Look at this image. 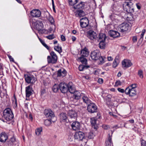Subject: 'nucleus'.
Wrapping results in <instances>:
<instances>
[{
	"mask_svg": "<svg viewBox=\"0 0 146 146\" xmlns=\"http://www.w3.org/2000/svg\"><path fill=\"white\" fill-rule=\"evenodd\" d=\"M68 84L61 82L59 85V88L62 93H65L67 92L68 90Z\"/></svg>",
	"mask_w": 146,
	"mask_h": 146,
	"instance_id": "7",
	"label": "nucleus"
},
{
	"mask_svg": "<svg viewBox=\"0 0 146 146\" xmlns=\"http://www.w3.org/2000/svg\"><path fill=\"white\" fill-rule=\"evenodd\" d=\"M73 95L72 96V98H74L76 99L79 100L80 98L81 99L82 93L78 91H76L74 93Z\"/></svg>",
	"mask_w": 146,
	"mask_h": 146,
	"instance_id": "28",
	"label": "nucleus"
},
{
	"mask_svg": "<svg viewBox=\"0 0 146 146\" xmlns=\"http://www.w3.org/2000/svg\"><path fill=\"white\" fill-rule=\"evenodd\" d=\"M55 119H47L45 120L44 121V124L47 126H49L51 124L52 122H54L55 121Z\"/></svg>",
	"mask_w": 146,
	"mask_h": 146,
	"instance_id": "33",
	"label": "nucleus"
},
{
	"mask_svg": "<svg viewBox=\"0 0 146 146\" xmlns=\"http://www.w3.org/2000/svg\"><path fill=\"white\" fill-rule=\"evenodd\" d=\"M12 100L13 101V106L14 108H16L17 106V100L15 95H14L12 98Z\"/></svg>",
	"mask_w": 146,
	"mask_h": 146,
	"instance_id": "37",
	"label": "nucleus"
},
{
	"mask_svg": "<svg viewBox=\"0 0 146 146\" xmlns=\"http://www.w3.org/2000/svg\"><path fill=\"white\" fill-rule=\"evenodd\" d=\"M25 79L26 82L31 85L34 84L36 81L37 79L33 75L31 74H26L25 75Z\"/></svg>",
	"mask_w": 146,
	"mask_h": 146,
	"instance_id": "3",
	"label": "nucleus"
},
{
	"mask_svg": "<svg viewBox=\"0 0 146 146\" xmlns=\"http://www.w3.org/2000/svg\"><path fill=\"white\" fill-rule=\"evenodd\" d=\"M137 40V36H134L133 37V41L134 42H136Z\"/></svg>",
	"mask_w": 146,
	"mask_h": 146,
	"instance_id": "58",
	"label": "nucleus"
},
{
	"mask_svg": "<svg viewBox=\"0 0 146 146\" xmlns=\"http://www.w3.org/2000/svg\"><path fill=\"white\" fill-rule=\"evenodd\" d=\"M61 40L63 41H64L66 40V38L65 36L63 35H61Z\"/></svg>",
	"mask_w": 146,
	"mask_h": 146,
	"instance_id": "57",
	"label": "nucleus"
},
{
	"mask_svg": "<svg viewBox=\"0 0 146 146\" xmlns=\"http://www.w3.org/2000/svg\"><path fill=\"white\" fill-rule=\"evenodd\" d=\"M118 127H117V125H116L113 126H111L110 128V129H114L113 130H111V134H112L113 133V132L114 131L115 129H116Z\"/></svg>",
	"mask_w": 146,
	"mask_h": 146,
	"instance_id": "52",
	"label": "nucleus"
},
{
	"mask_svg": "<svg viewBox=\"0 0 146 146\" xmlns=\"http://www.w3.org/2000/svg\"><path fill=\"white\" fill-rule=\"evenodd\" d=\"M122 67L124 69L130 67L132 65V64L130 60L125 59L122 62Z\"/></svg>",
	"mask_w": 146,
	"mask_h": 146,
	"instance_id": "9",
	"label": "nucleus"
},
{
	"mask_svg": "<svg viewBox=\"0 0 146 146\" xmlns=\"http://www.w3.org/2000/svg\"><path fill=\"white\" fill-rule=\"evenodd\" d=\"M105 41V40H103L98 41V42H100L99 44V46L101 49H103L105 48L106 45Z\"/></svg>",
	"mask_w": 146,
	"mask_h": 146,
	"instance_id": "32",
	"label": "nucleus"
},
{
	"mask_svg": "<svg viewBox=\"0 0 146 146\" xmlns=\"http://www.w3.org/2000/svg\"><path fill=\"white\" fill-rule=\"evenodd\" d=\"M117 90L120 92L123 93L125 92V90H124L123 89L119 88H117Z\"/></svg>",
	"mask_w": 146,
	"mask_h": 146,
	"instance_id": "54",
	"label": "nucleus"
},
{
	"mask_svg": "<svg viewBox=\"0 0 146 146\" xmlns=\"http://www.w3.org/2000/svg\"><path fill=\"white\" fill-rule=\"evenodd\" d=\"M68 115L69 117V119L71 121L76 119L77 114L75 111L73 110L69 111L68 113Z\"/></svg>",
	"mask_w": 146,
	"mask_h": 146,
	"instance_id": "13",
	"label": "nucleus"
},
{
	"mask_svg": "<svg viewBox=\"0 0 146 146\" xmlns=\"http://www.w3.org/2000/svg\"><path fill=\"white\" fill-rule=\"evenodd\" d=\"M33 90L31 86H29L25 88V92L26 97H29L33 94Z\"/></svg>",
	"mask_w": 146,
	"mask_h": 146,
	"instance_id": "17",
	"label": "nucleus"
},
{
	"mask_svg": "<svg viewBox=\"0 0 146 146\" xmlns=\"http://www.w3.org/2000/svg\"><path fill=\"white\" fill-rule=\"evenodd\" d=\"M89 66H88L84 65H79L78 67V69L80 71H82L85 69H87L89 68Z\"/></svg>",
	"mask_w": 146,
	"mask_h": 146,
	"instance_id": "38",
	"label": "nucleus"
},
{
	"mask_svg": "<svg viewBox=\"0 0 146 146\" xmlns=\"http://www.w3.org/2000/svg\"><path fill=\"white\" fill-rule=\"evenodd\" d=\"M42 131V127H40L36 129L35 130L36 134L39 136L40 134V133Z\"/></svg>",
	"mask_w": 146,
	"mask_h": 146,
	"instance_id": "42",
	"label": "nucleus"
},
{
	"mask_svg": "<svg viewBox=\"0 0 146 146\" xmlns=\"http://www.w3.org/2000/svg\"><path fill=\"white\" fill-rule=\"evenodd\" d=\"M95 135V133L94 131H91L86 134V136L89 139H93Z\"/></svg>",
	"mask_w": 146,
	"mask_h": 146,
	"instance_id": "30",
	"label": "nucleus"
},
{
	"mask_svg": "<svg viewBox=\"0 0 146 146\" xmlns=\"http://www.w3.org/2000/svg\"><path fill=\"white\" fill-rule=\"evenodd\" d=\"M15 141V138L14 137H12V138H11L10 141L11 142H13L14 141Z\"/></svg>",
	"mask_w": 146,
	"mask_h": 146,
	"instance_id": "60",
	"label": "nucleus"
},
{
	"mask_svg": "<svg viewBox=\"0 0 146 146\" xmlns=\"http://www.w3.org/2000/svg\"><path fill=\"white\" fill-rule=\"evenodd\" d=\"M87 37L90 39L94 40L97 37V34L94 31L90 30L87 32Z\"/></svg>",
	"mask_w": 146,
	"mask_h": 146,
	"instance_id": "8",
	"label": "nucleus"
},
{
	"mask_svg": "<svg viewBox=\"0 0 146 146\" xmlns=\"http://www.w3.org/2000/svg\"><path fill=\"white\" fill-rule=\"evenodd\" d=\"M44 114L46 117L49 119H53L54 117V112L50 109H45L44 111Z\"/></svg>",
	"mask_w": 146,
	"mask_h": 146,
	"instance_id": "6",
	"label": "nucleus"
},
{
	"mask_svg": "<svg viewBox=\"0 0 146 146\" xmlns=\"http://www.w3.org/2000/svg\"><path fill=\"white\" fill-rule=\"evenodd\" d=\"M78 0H69V4L72 6H74Z\"/></svg>",
	"mask_w": 146,
	"mask_h": 146,
	"instance_id": "45",
	"label": "nucleus"
},
{
	"mask_svg": "<svg viewBox=\"0 0 146 146\" xmlns=\"http://www.w3.org/2000/svg\"><path fill=\"white\" fill-rule=\"evenodd\" d=\"M76 39L75 37L74 36H72V39L73 41H75Z\"/></svg>",
	"mask_w": 146,
	"mask_h": 146,
	"instance_id": "64",
	"label": "nucleus"
},
{
	"mask_svg": "<svg viewBox=\"0 0 146 146\" xmlns=\"http://www.w3.org/2000/svg\"><path fill=\"white\" fill-rule=\"evenodd\" d=\"M117 57L115 59L113 63V67H116L118 64L119 60L117 58Z\"/></svg>",
	"mask_w": 146,
	"mask_h": 146,
	"instance_id": "44",
	"label": "nucleus"
},
{
	"mask_svg": "<svg viewBox=\"0 0 146 146\" xmlns=\"http://www.w3.org/2000/svg\"><path fill=\"white\" fill-rule=\"evenodd\" d=\"M60 119L61 121H64V122H67V121H70L69 118L68 119L66 114L65 113H62L60 114Z\"/></svg>",
	"mask_w": 146,
	"mask_h": 146,
	"instance_id": "21",
	"label": "nucleus"
},
{
	"mask_svg": "<svg viewBox=\"0 0 146 146\" xmlns=\"http://www.w3.org/2000/svg\"><path fill=\"white\" fill-rule=\"evenodd\" d=\"M79 100V99H76L74 98H72V97L71 100V101H72L74 103H76L78 102Z\"/></svg>",
	"mask_w": 146,
	"mask_h": 146,
	"instance_id": "56",
	"label": "nucleus"
},
{
	"mask_svg": "<svg viewBox=\"0 0 146 146\" xmlns=\"http://www.w3.org/2000/svg\"><path fill=\"white\" fill-rule=\"evenodd\" d=\"M46 92V90L45 88H42L40 90L41 95H44Z\"/></svg>",
	"mask_w": 146,
	"mask_h": 146,
	"instance_id": "53",
	"label": "nucleus"
},
{
	"mask_svg": "<svg viewBox=\"0 0 146 146\" xmlns=\"http://www.w3.org/2000/svg\"><path fill=\"white\" fill-rule=\"evenodd\" d=\"M89 54V52L88 49L86 47L84 48L82 50L81 54L82 56L83 57L87 56Z\"/></svg>",
	"mask_w": 146,
	"mask_h": 146,
	"instance_id": "25",
	"label": "nucleus"
},
{
	"mask_svg": "<svg viewBox=\"0 0 146 146\" xmlns=\"http://www.w3.org/2000/svg\"><path fill=\"white\" fill-rule=\"evenodd\" d=\"M87 106V110L88 111L91 113L96 112L97 111V106L92 102L88 104Z\"/></svg>",
	"mask_w": 146,
	"mask_h": 146,
	"instance_id": "5",
	"label": "nucleus"
},
{
	"mask_svg": "<svg viewBox=\"0 0 146 146\" xmlns=\"http://www.w3.org/2000/svg\"><path fill=\"white\" fill-rule=\"evenodd\" d=\"M136 87V84H134L130 85L129 87H127V88H128L130 89L131 88V89H133L134 90H136L135 88Z\"/></svg>",
	"mask_w": 146,
	"mask_h": 146,
	"instance_id": "49",
	"label": "nucleus"
},
{
	"mask_svg": "<svg viewBox=\"0 0 146 146\" xmlns=\"http://www.w3.org/2000/svg\"><path fill=\"white\" fill-rule=\"evenodd\" d=\"M103 79L102 78H99L98 80V82L100 84H102L103 82Z\"/></svg>",
	"mask_w": 146,
	"mask_h": 146,
	"instance_id": "59",
	"label": "nucleus"
},
{
	"mask_svg": "<svg viewBox=\"0 0 146 146\" xmlns=\"http://www.w3.org/2000/svg\"><path fill=\"white\" fill-rule=\"evenodd\" d=\"M36 26L39 30L43 28L44 25L42 21L39 20H37L36 21Z\"/></svg>",
	"mask_w": 146,
	"mask_h": 146,
	"instance_id": "31",
	"label": "nucleus"
},
{
	"mask_svg": "<svg viewBox=\"0 0 146 146\" xmlns=\"http://www.w3.org/2000/svg\"><path fill=\"white\" fill-rule=\"evenodd\" d=\"M75 13V15L76 17H80L84 16L85 15V13L82 10L77 11Z\"/></svg>",
	"mask_w": 146,
	"mask_h": 146,
	"instance_id": "26",
	"label": "nucleus"
},
{
	"mask_svg": "<svg viewBox=\"0 0 146 146\" xmlns=\"http://www.w3.org/2000/svg\"><path fill=\"white\" fill-rule=\"evenodd\" d=\"M80 124L78 121L73 122L71 125L72 129L75 131L78 130L80 129Z\"/></svg>",
	"mask_w": 146,
	"mask_h": 146,
	"instance_id": "19",
	"label": "nucleus"
},
{
	"mask_svg": "<svg viewBox=\"0 0 146 146\" xmlns=\"http://www.w3.org/2000/svg\"><path fill=\"white\" fill-rule=\"evenodd\" d=\"M133 3L130 1L129 2H125L123 4L124 10L128 13H132L134 12L133 6Z\"/></svg>",
	"mask_w": 146,
	"mask_h": 146,
	"instance_id": "2",
	"label": "nucleus"
},
{
	"mask_svg": "<svg viewBox=\"0 0 146 146\" xmlns=\"http://www.w3.org/2000/svg\"><path fill=\"white\" fill-rule=\"evenodd\" d=\"M106 146H113L111 140V137L110 136H109L108 138V140L106 141Z\"/></svg>",
	"mask_w": 146,
	"mask_h": 146,
	"instance_id": "35",
	"label": "nucleus"
},
{
	"mask_svg": "<svg viewBox=\"0 0 146 146\" xmlns=\"http://www.w3.org/2000/svg\"><path fill=\"white\" fill-rule=\"evenodd\" d=\"M55 50L60 53L62 52V47L59 46L58 45L54 47Z\"/></svg>",
	"mask_w": 146,
	"mask_h": 146,
	"instance_id": "46",
	"label": "nucleus"
},
{
	"mask_svg": "<svg viewBox=\"0 0 146 146\" xmlns=\"http://www.w3.org/2000/svg\"><path fill=\"white\" fill-rule=\"evenodd\" d=\"M119 30L121 32L126 31L128 30L129 25L127 23H122L119 26Z\"/></svg>",
	"mask_w": 146,
	"mask_h": 146,
	"instance_id": "16",
	"label": "nucleus"
},
{
	"mask_svg": "<svg viewBox=\"0 0 146 146\" xmlns=\"http://www.w3.org/2000/svg\"><path fill=\"white\" fill-rule=\"evenodd\" d=\"M84 5L83 2H81L80 3H79L76 6H73V7L74 9H82L84 7Z\"/></svg>",
	"mask_w": 146,
	"mask_h": 146,
	"instance_id": "34",
	"label": "nucleus"
},
{
	"mask_svg": "<svg viewBox=\"0 0 146 146\" xmlns=\"http://www.w3.org/2000/svg\"><path fill=\"white\" fill-rule=\"evenodd\" d=\"M78 58L82 64H87V60L86 58L83 57V56H82Z\"/></svg>",
	"mask_w": 146,
	"mask_h": 146,
	"instance_id": "39",
	"label": "nucleus"
},
{
	"mask_svg": "<svg viewBox=\"0 0 146 146\" xmlns=\"http://www.w3.org/2000/svg\"><path fill=\"white\" fill-rule=\"evenodd\" d=\"M46 38L49 40H52L55 38L53 34L50 35L46 36Z\"/></svg>",
	"mask_w": 146,
	"mask_h": 146,
	"instance_id": "50",
	"label": "nucleus"
},
{
	"mask_svg": "<svg viewBox=\"0 0 146 146\" xmlns=\"http://www.w3.org/2000/svg\"><path fill=\"white\" fill-rule=\"evenodd\" d=\"M100 55V52L98 50H96L92 52L90 56L92 60H96L98 59Z\"/></svg>",
	"mask_w": 146,
	"mask_h": 146,
	"instance_id": "10",
	"label": "nucleus"
},
{
	"mask_svg": "<svg viewBox=\"0 0 146 146\" xmlns=\"http://www.w3.org/2000/svg\"><path fill=\"white\" fill-rule=\"evenodd\" d=\"M97 119L95 117H93L91 119L90 122L92 125V127L95 129L96 130L97 129L98 126L96 123V121Z\"/></svg>",
	"mask_w": 146,
	"mask_h": 146,
	"instance_id": "20",
	"label": "nucleus"
},
{
	"mask_svg": "<svg viewBox=\"0 0 146 146\" xmlns=\"http://www.w3.org/2000/svg\"><path fill=\"white\" fill-rule=\"evenodd\" d=\"M7 139V135L6 133H2L0 134V141L4 142Z\"/></svg>",
	"mask_w": 146,
	"mask_h": 146,
	"instance_id": "24",
	"label": "nucleus"
},
{
	"mask_svg": "<svg viewBox=\"0 0 146 146\" xmlns=\"http://www.w3.org/2000/svg\"><path fill=\"white\" fill-rule=\"evenodd\" d=\"M3 117L7 121L11 120L14 117V115L11 110L9 108L5 109L3 112Z\"/></svg>",
	"mask_w": 146,
	"mask_h": 146,
	"instance_id": "1",
	"label": "nucleus"
},
{
	"mask_svg": "<svg viewBox=\"0 0 146 146\" xmlns=\"http://www.w3.org/2000/svg\"><path fill=\"white\" fill-rule=\"evenodd\" d=\"M141 144L142 146L143 145V146H145V141H144L143 140L142 141H141Z\"/></svg>",
	"mask_w": 146,
	"mask_h": 146,
	"instance_id": "61",
	"label": "nucleus"
},
{
	"mask_svg": "<svg viewBox=\"0 0 146 146\" xmlns=\"http://www.w3.org/2000/svg\"><path fill=\"white\" fill-rule=\"evenodd\" d=\"M145 32V29H143V30L142 31V33L141 35V38L139 40V41H141V42L143 40V37Z\"/></svg>",
	"mask_w": 146,
	"mask_h": 146,
	"instance_id": "47",
	"label": "nucleus"
},
{
	"mask_svg": "<svg viewBox=\"0 0 146 146\" xmlns=\"http://www.w3.org/2000/svg\"><path fill=\"white\" fill-rule=\"evenodd\" d=\"M68 91L71 93L73 94L76 92L75 88L72 83H70L68 84Z\"/></svg>",
	"mask_w": 146,
	"mask_h": 146,
	"instance_id": "27",
	"label": "nucleus"
},
{
	"mask_svg": "<svg viewBox=\"0 0 146 146\" xmlns=\"http://www.w3.org/2000/svg\"><path fill=\"white\" fill-rule=\"evenodd\" d=\"M46 19L48 20L51 24H54V21L53 17L51 16L49 13H48L46 16Z\"/></svg>",
	"mask_w": 146,
	"mask_h": 146,
	"instance_id": "29",
	"label": "nucleus"
},
{
	"mask_svg": "<svg viewBox=\"0 0 146 146\" xmlns=\"http://www.w3.org/2000/svg\"><path fill=\"white\" fill-rule=\"evenodd\" d=\"M38 38L42 44L48 50H49V46L45 43L44 40H42L38 36Z\"/></svg>",
	"mask_w": 146,
	"mask_h": 146,
	"instance_id": "40",
	"label": "nucleus"
},
{
	"mask_svg": "<svg viewBox=\"0 0 146 146\" xmlns=\"http://www.w3.org/2000/svg\"><path fill=\"white\" fill-rule=\"evenodd\" d=\"M138 74L141 78H143V71L142 70H139L138 72Z\"/></svg>",
	"mask_w": 146,
	"mask_h": 146,
	"instance_id": "48",
	"label": "nucleus"
},
{
	"mask_svg": "<svg viewBox=\"0 0 146 146\" xmlns=\"http://www.w3.org/2000/svg\"><path fill=\"white\" fill-rule=\"evenodd\" d=\"M51 56H47V61L48 63L55 64L57 62V56L53 51H52L50 53Z\"/></svg>",
	"mask_w": 146,
	"mask_h": 146,
	"instance_id": "4",
	"label": "nucleus"
},
{
	"mask_svg": "<svg viewBox=\"0 0 146 146\" xmlns=\"http://www.w3.org/2000/svg\"><path fill=\"white\" fill-rule=\"evenodd\" d=\"M98 41L101 40H105L106 35L102 33H100L98 36Z\"/></svg>",
	"mask_w": 146,
	"mask_h": 146,
	"instance_id": "36",
	"label": "nucleus"
},
{
	"mask_svg": "<svg viewBox=\"0 0 146 146\" xmlns=\"http://www.w3.org/2000/svg\"><path fill=\"white\" fill-rule=\"evenodd\" d=\"M89 20L86 17H84L81 19L80 21L81 27L82 28H85L89 25Z\"/></svg>",
	"mask_w": 146,
	"mask_h": 146,
	"instance_id": "11",
	"label": "nucleus"
},
{
	"mask_svg": "<svg viewBox=\"0 0 146 146\" xmlns=\"http://www.w3.org/2000/svg\"><path fill=\"white\" fill-rule=\"evenodd\" d=\"M110 36L113 38H116L119 36L120 34L117 31L113 30H111L108 32Z\"/></svg>",
	"mask_w": 146,
	"mask_h": 146,
	"instance_id": "22",
	"label": "nucleus"
},
{
	"mask_svg": "<svg viewBox=\"0 0 146 146\" xmlns=\"http://www.w3.org/2000/svg\"><path fill=\"white\" fill-rule=\"evenodd\" d=\"M102 127L104 129H108L110 128L109 126L106 125H103Z\"/></svg>",
	"mask_w": 146,
	"mask_h": 146,
	"instance_id": "55",
	"label": "nucleus"
},
{
	"mask_svg": "<svg viewBox=\"0 0 146 146\" xmlns=\"http://www.w3.org/2000/svg\"><path fill=\"white\" fill-rule=\"evenodd\" d=\"M121 82L119 80H117L116 81L115 84V86H117L121 85Z\"/></svg>",
	"mask_w": 146,
	"mask_h": 146,
	"instance_id": "51",
	"label": "nucleus"
},
{
	"mask_svg": "<svg viewBox=\"0 0 146 146\" xmlns=\"http://www.w3.org/2000/svg\"><path fill=\"white\" fill-rule=\"evenodd\" d=\"M59 86L55 84L52 88V90L54 92H57L59 89Z\"/></svg>",
	"mask_w": 146,
	"mask_h": 146,
	"instance_id": "41",
	"label": "nucleus"
},
{
	"mask_svg": "<svg viewBox=\"0 0 146 146\" xmlns=\"http://www.w3.org/2000/svg\"><path fill=\"white\" fill-rule=\"evenodd\" d=\"M66 74V72L64 69L58 70L57 71V76L59 77H64Z\"/></svg>",
	"mask_w": 146,
	"mask_h": 146,
	"instance_id": "23",
	"label": "nucleus"
},
{
	"mask_svg": "<svg viewBox=\"0 0 146 146\" xmlns=\"http://www.w3.org/2000/svg\"><path fill=\"white\" fill-rule=\"evenodd\" d=\"M125 94L126 95H129L130 96H134L136 95V90L127 88L125 89Z\"/></svg>",
	"mask_w": 146,
	"mask_h": 146,
	"instance_id": "14",
	"label": "nucleus"
},
{
	"mask_svg": "<svg viewBox=\"0 0 146 146\" xmlns=\"http://www.w3.org/2000/svg\"><path fill=\"white\" fill-rule=\"evenodd\" d=\"M136 5L137 6V9H141V7L139 5V3H137L136 4Z\"/></svg>",
	"mask_w": 146,
	"mask_h": 146,
	"instance_id": "62",
	"label": "nucleus"
},
{
	"mask_svg": "<svg viewBox=\"0 0 146 146\" xmlns=\"http://www.w3.org/2000/svg\"><path fill=\"white\" fill-rule=\"evenodd\" d=\"M8 57L11 61H13L14 59H13V58H12V57L11 56H9Z\"/></svg>",
	"mask_w": 146,
	"mask_h": 146,
	"instance_id": "63",
	"label": "nucleus"
},
{
	"mask_svg": "<svg viewBox=\"0 0 146 146\" xmlns=\"http://www.w3.org/2000/svg\"><path fill=\"white\" fill-rule=\"evenodd\" d=\"M74 137L75 139L78 141L82 140L84 137V133L81 131L77 132L75 133Z\"/></svg>",
	"mask_w": 146,
	"mask_h": 146,
	"instance_id": "12",
	"label": "nucleus"
},
{
	"mask_svg": "<svg viewBox=\"0 0 146 146\" xmlns=\"http://www.w3.org/2000/svg\"><path fill=\"white\" fill-rule=\"evenodd\" d=\"M31 16L33 17H38L41 15V12L38 9H34L30 12Z\"/></svg>",
	"mask_w": 146,
	"mask_h": 146,
	"instance_id": "15",
	"label": "nucleus"
},
{
	"mask_svg": "<svg viewBox=\"0 0 146 146\" xmlns=\"http://www.w3.org/2000/svg\"><path fill=\"white\" fill-rule=\"evenodd\" d=\"M81 99L83 102L87 105L90 104L92 102L86 94L83 93H82Z\"/></svg>",
	"mask_w": 146,
	"mask_h": 146,
	"instance_id": "18",
	"label": "nucleus"
},
{
	"mask_svg": "<svg viewBox=\"0 0 146 146\" xmlns=\"http://www.w3.org/2000/svg\"><path fill=\"white\" fill-rule=\"evenodd\" d=\"M105 58L104 56H100L99 57L98 59L100 62L99 64H102L104 62Z\"/></svg>",
	"mask_w": 146,
	"mask_h": 146,
	"instance_id": "43",
	"label": "nucleus"
}]
</instances>
